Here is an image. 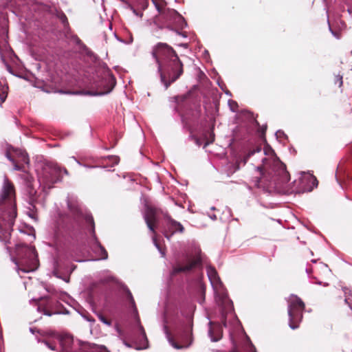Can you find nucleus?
I'll list each match as a JSON object with an SVG mask.
<instances>
[{"mask_svg":"<svg viewBox=\"0 0 352 352\" xmlns=\"http://www.w3.org/2000/svg\"><path fill=\"white\" fill-rule=\"evenodd\" d=\"M264 153L270 159H263V166H258L252 183L256 188H266L272 184L276 186L289 181L290 175L286 166L276 156L274 151L268 145L263 148Z\"/></svg>","mask_w":352,"mask_h":352,"instance_id":"f257e3e1","label":"nucleus"},{"mask_svg":"<svg viewBox=\"0 0 352 352\" xmlns=\"http://www.w3.org/2000/svg\"><path fill=\"white\" fill-rule=\"evenodd\" d=\"M152 56L158 65L161 81L166 89L184 73V65L176 52L165 43H158L153 48Z\"/></svg>","mask_w":352,"mask_h":352,"instance_id":"f03ea898","label":"nucleus"},{"mask_svg":"<svg viewBox=\"0 0 352 352\" xmlns=\"http://www.w3.org/2000/svg\"><path fill=\"white\" fill-rule=\"evenodd\" d=\"M13 185L5 178L0 194V240L7 243L16 217Z\"/></svg>","mask_w":352,"mask_h":352,"instance_id":"7ed1b4c3","label":"nucleus"},{"mask_svg":"<svg viewBox=\"0 0 352 352\" xmlns=\"http://www.w3.org/2000/svg\"><path fill=\"white\" fill-rule=\"evenodd\" d=\"M45 344L56 352H87L89 346L80 340H74L69 334L57 335L51 340L45 341Z\"/></svg>","mask_w":352,"mask_h":352,"instance_id":"20e7f679","label":"nucleus"},{"mask_svg":"<svg viewBox=\"0 0 352 352\" xmlns=\"http://www.w3.org/2000/svg\"><path fill=\"white\" fill-rule=\"evenodd\" d=\"M305 309L304 302L296 295H291L288 300L289 325L292 329L298 328Z\"/></svg>","mask_w":352,"mask_h":352,"instance_id":"39448f33","label":"nucleus"},{"mask_svg":"<svg viewBox=\"0 0 352 352\" xmlns=\"http://www.w3.org/2000/svg\"><path fill=\"white\" fill-rule=\"evenodd\" d=\"M60 173L61 169L57 164H47L43 169L42 176L39 177L40 183L44 188L51 189L54 184L61 181Z\"/></svg>","mask_w":352,"mask_h":352,"instance_id":"423d86ee","label":"nucleus"},{"mask_svg":"<svg viewBox=\"0 0 352 352\" xmlns=\"http://www.w3.org/2000/svg\"><path fill=\"white\" fill-rule=\"evenodd\" d=\"M164 213L165 212L160 208H157L153 206L146 205L144 214V219L145 220V222L146 223L148 228L154 234L153 238V242L160 252H162V250L160 248V245L157 244V239L155 238V234H156L155 228H156V226L158 223V219L157 217V214H162L164 216Z\"/></svg>","mask_w":352,"mask_h":352,"instance_id":"0eeeda50","label":"nucleus"},{"mask_svg":"<svg viewBox=\"0 0 352 352\" xmlns=\"http://www.w3.org/2000/svg\"><path fill=\"white\" fill-rule=\"evenodd\" d=\"M192 326L193 323L192 319L188 318L186 323L182 325V328L177 333V336L181 341L182 344L175 342L173 344L175 348H187L191 344L192 341Z\"/></svg>","mask_w":352,"mask_h":352,"instance_id":"6e6552de","label":"nucleus"},{"mask_svg":"<svg viewBox=\"0 0 352 352\" xmlns=\"http://www.w3.org/2000/svg\"><path fill=\"white\" fill-rule=\"evenodd\" d=\"M164 218L163 234L167 239L170 240L177 232L183 233L184 232V227L179 222L173 219L167 212L164 214Z\"/></svg>","mask_w":352,"mask_h":352,"instance_id":"1a4fd4ad","label":"nucleus"},{"mask_svg":"<svg viewBox=\"0 0 352 352\" xmlns=\"http://www.w3.org/2000/svg\"><path fill=\"white\" fill-rule=\"evenodd\" d=\"M23 253L25 254V264L23 263V272L36 270L39 265L38 254L34 246H25L23 244Z\"/></svg>","mask_w":352,"mask_h":352,"instance_id":"9d476101","label":"nucleus"},{"mask_svg":"<svg viewBox=\"0 0 352 352\" xmlns=\"http://www.w3.org/2000/svg\"><path fill=\"white\" fill-rule=\"evenodd\" d=\"M116 83V78L113 75L107 72L104 81L102 82V87L98 88L96 91H89L88 94L96 96L108 94L113 89Z\"/></svg>","mask_w":352,"mask_h":352,"instance_id":"9b49d317","label":"nucleus"},{"mask_svg":"<svg viewBox=\"0 0 352 352\" xmlns=\"http://www.w3.org/2000/svg\"><path fill=\"white\" fill-rule=\"evenodd\" d=\"M201 256L198 255L195 258L189 260L185 265H177L174 267L172 274L175 275L181 272H189L198 265L201 264Z\"/></svg>","mask_w":352,"mask_h":352,"instance_id":"f8f14e48","label":"nucleus"},{"mask_svg":"<svg viewBox=\"0 0 352 352\" xmlns=\"http://www.w3.org/2000/svg\"><path fill=\"white\" fill-rule=\"evenodd\" d=\"M23 164H29V158L28 154L23 151ZM23 182H25V185L27 186V190L28 195L30 197H32L36 194V190H34L33 186L34 178L30 174L28 171L25 170V166H23Z\"/></svg>","mask_w":352,"mask_h":352,"instance_id":"ddd939ff","label":"nucleus"},{"mask_svg":"<svg viewBox=\"0 0 352 352\" xmlns=\"http://www.w3.org/2000/svg\"><path fill=\"white\" fill-rule=\"evenodd\" d=\"M152 1L159 13L164 15L166 19L168 20L170 18L175 17V16H180L178 12L175 10L166 9V3L164 0H152Z\"/></svg>","mask_w":352,"mask_h":352,"instance_id":"4468645a","label":"nucleus"},{"mask_svg":"<svg viewBox=\"0 0 352 352\" xmlns=\"http://www.w3.org/2000/svg\"><path fill=\"white\" fill-rule=\"evenodd\" d=\"M22 152L21 150L10 146L6 151L7 158L12 163L14 170H20L19 162Z\"/></svg>","mask_w":352,"mask_h":352,"instance_id":"2eb2a0df","label":"nucleus"},{"mask_svg":"<svg viewBox=\"0 0 352 352\" xmlns=\"http://www.w3.org/2000/svg\"><path fill=\"white\" fill-rule=\"evenodd\" d=\"M8 250L9 251L11 260L15 265V269L16 272L19 274L21 256L22 254V246L20 243H17L16 244L14 250H10L8 248Z\"/></svg>","mask_w":352,"mask_h":352,"instance_id":"dca6fc26","label":"nucleus"},{"mask_svg":"<svg viewBox=\"0 0 352 352\" xmlns=\"http://www.w3.org/2000/svg\"><path fill=\"white\" fill-rule=\"evenodd\" d=\"M261 151V146H256L255 148H254L252 150H250L241 159V160H236V162L232 165V170L231 171V173H234V172L237 171L240 168V163L242 161L243 164H245L249 160V158L253 155L256 153H259Z\"/></svg>","mask_w":352,"mask_h":352,"instance_id":"f3484780","label":"nucleus"},{"mask_svg":"<svg viewBox=\"0 0 352 352\" xmlns=\"http://www.w3.org/2000/svg\"><path fill=\"white\" fill-rule=\"evenodd\" d=\"M230 352H256V349L252 343H246L241 348L234 346Z\"/></svg>","mask_w":352,"mask_h":352,"instance_id":"a211bd4d","label":"nucleus"},{"mask_svg":"<svg viewBox=\"0 0 352 352\" xmlns=\"http://www.w3.org/2000/svg\"><path fill=\"white\" fill-rule=\"evenodd\" d=\"M206 271L208 278L212 282H217L219 280L217 272L214 267L208 265L206 267Z\"/></svg>","mask_w":352,"mask_h":352,"instance_id":"6ab92c4d","label":"nucleus"},{"mask_svg":"<svg viewBox=\"0 0 352 352\" xmlns=\"http://www.w3.org/2000/svg\"><path fill=\"white\" fill-rule=\"evenodd\" d=\"M209 334L213 342H217L221 338V332L219 328H210Z\"/></svg>","mask_w":352,"mask_h":352,"instance_id":"aec40b11","label":"nucleus"},{"mask_svg":"<svg viewBox=\"0 0 352 352\" xmlns=\"http://www.w3.org/2000/svg\"><path fill=\"white\" fill-rule=\"evenodd\" d=\"M8 85L4 82L0 81V104L3 102L7 98L8 95Z\"/></svg>","mask_w":352,"mask_h":352,"instance_id":"412c9836","label":"nucleus"},{"mask_svg":"<svg viewBox=\"0 0 352 352\" xmlns=\"http://www.w3.org/2000/svg\"><path fill=\"white\" fill-rule=\"evenodd\" d=\"M7 6L20 10L22 5V0H4Z\"/></svg>","mask_w":352,"mask_h":352,"instance_id":"4be33fe9","label":"nucleus"},{"mask_svg":"<svg viewBox=\"0 0 352 352\" xmlns=\"http://www.w3.org/2000/svg\"><path fill=\"white\" fill-rule=\"evenodd\" d=\"M6 67H7L8 71L10 74H13L15 76H17L19 78H21L22 77L21 71V69L19 68L15 69L12 66L10 65H8V64H6Z\"/></svg>","mask_w":352,"mask_h":352,"instance_id":"5701e85b","label":"nucleus"},{"mask_svg":"<svg viewBox=\"0 0 352 352\" xmlns=\"http://www.w3.org/2000/svg\"><path fill=\"white\" fill-rule=\"evenodd\" d=\"M57 17L60 19V21H61V23L63 24V25L65 27L69 26V22H68L67 17L66 16V15L65 14L64 12H63L62 11L58 12Z\"/></svg>","mask_w":352,"mask_h":352,"instance_id":"b1692460","label":"nucleus"},{"mask_svg":"<svg viewBox=\"0 0 352 352\" xmlns=\"http://www.w3.org/2000/svg\"><path fill=\"white\" fill-rule=\"evenodd\" d=\"M85 221L87 223V224L90 225V226L91 227L92 234L94 236H95V230H94L95 223H94V220L93 217L91 215H89V214L86 215Z\"/></svg>","mask_w":352,"mask_h":352,"instance_id":"393cba45","label":"nucleus"},{"mask_svg":"<svg viewBox=\"0 0 352 352\" xmlns=\"http://www.w3.org/2000/svg\"><path fill=\"white\" fill-rule=\"evenodd\" d=\"M97 316L100 321L108 326L111 325V320L106 318L102 314H98Z\"/></svg>","mask_w":352,"mask_h":352,"instance_id":"a878e982","label":"nucleus"},{"mask_svg":"<svg viewBox=\"0 0 352 352\" xmlns=\"http://www.w3.org/2000/svg\"><path fill=\"white\" fill-rule=\"evenodd\" d=\"M98 248L100 250V258L106 259L108 257V254L107 250L100 244L98 243Z\"/></svg>","mask_w":352,"mask_h":352,"instance_id":"bb28decb","label":"nucleus"},{"mask_svg":"<svg viewBox=\"0 0 352 352\" xmlns=\"http://www.w3.org/2000/svg\"><path fill=\"white\" fill-rule=\"evenodd\" d=\"M26 230H28L30 232L29 236L32 238L33 239H35V234L34 233L31 234L30 232H34V230L32 227H29L26 224L23 223V232L25 233L26 232Z\"/></svg>","mask_w":352,"mask_h":352,"instance_id":"cd10ccee","label":"nucleus"},{"mask_svg":"<svg viewBox=\"0 0 352 352\" xmlns=\"http://www.w3.org/2000/svg\"><path fill=\"white\" fill-rule=\"evenodd\" d=\"M126 299L129 301V302L131 304L133 307H135V300L133 299V297L132 296V294L131 292L127 289L126 291Z\"/></svg>","mask_w":352,"mask_h":352,"instance_id":"c85d7f7f","label":"nucleus"},{"mask_svg":"<svg viewBox=\"0 0 352 352\" xmlns=\"http://www.w3.org/2000/svg\"><path fill=\"white\" fill-rule=\"evenodd\" d=\"M334 83L336 85L338 84V87H341L342 86V84H343L342 76H341L340 74L335 76V77H334Z\"/></svg>","mask_w":352,"mask_h":352,"instance_id":"c756f323","label":"nucleus"},{"mask_svg":"<svg viewBox=\"0 0 352 352\" xmlns=\"http://www.w3.org/2000/svg\"><path fill=\"white\" fill-rule=\"evenodd\" d=\"M139 331H140V335L142 336V338H143L144 339H145L146 340H147V338H146V332H145V331H144V327H143L142 325H140V326H139Z\"/></svg>","mask_w":352,"mask_h":352,"instance_id":"7c9ffc66","label":"nucleus"},{"mask_svg":"<svg viewBox=\"0 0 352 352\" xmlns=\"http://www.w3.org/2000/svg\"><path fill=\"white\" fill-rule=\"evenodd\" d=\"M266 130H267V125L263 126L261 127V132L262 135H265Z\"/></svg>","mask_w":352,"mask_h":352,"instance_id":"2f4dec72","label":"nucleus"},{"mask_svg":"<svg viewBox=\"0 0 352 352\" xmlns=\"http://www.w3.org/2000/svg\"><path fill=\"white\" fill-rule=\"evenodd\" d=\"M70 210L73 211L74 213L78 214L79 212V209L78 208H72L71 206H69Z\"/></svg>","mask_w":352,"mask_h":352,"instance_id":"473e14b6","label":"nucleus"},{"mask_svg":"<svg viewBox=\"0 0 352 352\" xmlns=\"http://www.w3.org/2000/svg\"><path fill=\"white\" fill-rule=\"evenodd\" d=\"M15 60H18L17 57H15V56H14V57L12 58V63H13L14 64H15V63H15Z\"/></svg>","mask_w":352,"mask_h":352,"instance_id":"72a5a7b5","label":"nucleus"},{"mask_svg":"<svg viewBox=\"0 0 352 352\" xmlns=\"http://www.w3.org/2000/svg\"><path fill=\"white\" fill-rule=\"evenodd\" d=\"M44 314L47 316H51V314L45 309H44Z\"/></svg>","mask_w":352,"mask_h":352,"instance_id":"f704fd0d","label":"nucleus"},{"mask_svg":"<svg viewBox=\"0 0 352 352\" xmlns=\"http://www.w3.org/2000/svg\"><path fill=\"white\" fill-rule=\"evenodd\" d=\"M145 1V6H143V8L145 9L147 7L148 1L147 0H144Z\"/></svg>","mask_w":352,"mask_h":352,"instance_id":"c9c22d12","label":"nucleus"},{"mask_svg":"<svg viewBox=\"0 0 352 352\" xmlns=\"http://www.w3.org/2000/svg\"><path fill=\"white\" fill-rule=\"evenodd\" d=\"M76 42H77V43H79L81 42V41L79 38L76 37Z\"/></svg>","mask_w":352,"mask_h":352,"instance_id":"e433bc0d","label":"nucleus"},{"mask_svg":"<svg viewBox=\"0 0 352 352\" xmlns=\"http://www.w3.org/2000/svg\"><path fill=\"white\" fill-rule=\"evenodd\" d=\"M101 349L104 351V352H109L107 351V349L104 346H102Z\"/></svg>","mask_w":352,"mask_h":352,"instance_id":"4c0bfd02","label":"nucleus"},{"mask_svg":"<svg viewBox=\"0 0 352 352\" xmlns=\"http://www.w3.org/2000/svg\"><path fill=\"white\" fill-rule=\"evenodd\" d=\"M64 170V173H65L66 175H67V174H68V171H67V170L66 168H64V170Z\"/></svg>","mask_w":352,"mask_h":352,"instance_id":"58836bf2","label":"nucleus"}]
</instances>
